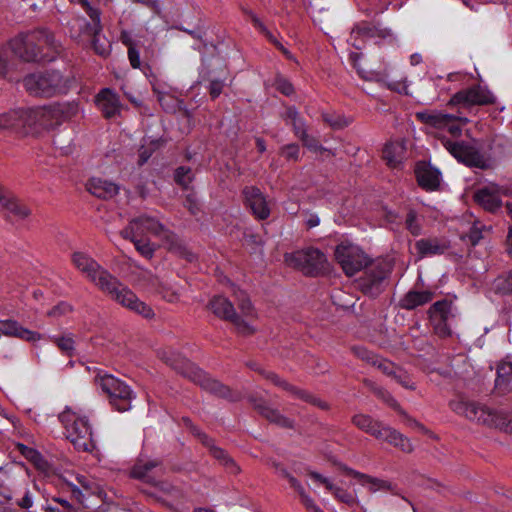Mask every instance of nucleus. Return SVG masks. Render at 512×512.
Instances as JSON below:
<instances>
[{
	"mask_svg": "<svg viewBox=\"0 0 512 512\" xmlns=\"http://www.w3.org/2000/svg\"><path fill=\"white\" fill-rule=\"evenodd\" d=\"M387 34L386 29H382L376 24L361 22L352 29L348 42L356 49H361L364 38L384 37Z\"/></svg>",
	"mask_w": 512,
	"mask_h": 512,
	"instance_id": "obj_26",
	"label": "nucleus"
},
{
	"mask_svg": "<svg viewBox=\"0 0 512 512\" xmlns=\"http://www.w3.org/2000/svg\"><path fill=\"white\" fill-rule=\"evenodd\" d=\"M164 246L168 251L186 259L189 262L195 260V255L187 248L184 242L174 233L164 232Z\"/></svg>",
	"mask_w": 512,
	"mask_h": 512,
	"instance_id": "obj_36",
	"label": "nucleus"
},
{
	"mask_svg": "<svg viewBox=\"0 0 512 512\" xmlns=\"http://www.w3.org/2000/svg\"><path fill=\"white\" fill-rule=\"evenodd\" d=\"M224 82L221 80H213L209 85V93L212 99H216L222 93Z\"/></svg>",
	"mask_w": 512,
	"mask_h": 512,
	"instance_id": "obj_62",
	"label": "nucleus"
},
{
	"mask_svg": "<svg viewBox=\"0 0 512 512\" xmlns=\"http://www.w3.org/2000/svg\"><path fill=\"white\" fill-rule=\"evenodd\" d=\"M377 398L387 404L389 407L397 411L400 415H406L405 411L401 408L397 400L387 391L384 387L380 388L374 394Z\"/></svg>",
	"mask_w": 512,
	"mask_h": 512,
	"instance_id": "obj_44",
	"label": "nucleus"
},
{
	"mask_svg": "<svg viewBox=\"0 0 512 512\" xmlns=\"http://www.w3.org/2000/svg\"><path fill=\"white\" fill-rule=\"evenodd\" d=\"M429 318L434 325L437 333L441 335H449L450 330L447 326V322L451 317H454L452 313V302L446 299L435 302L428 310Z\"/></svg>",
	"mask_w": 512,
	"mask_h": 512,
	"instance_id": "obj_22",
	"label": "nucleus"
},
{
	"mask_svg": "<svg viewBox=\"0 0 512 512\" xmlns=\"http://www.w3.org/2000/svg\"><path fill=\"white\" fill-rule=\"evenodd\" d=\"M373 365L376 366L383 374L393 377L396 370L399 368L394 363L385 359H376L373 361Z\"/></svg>",
	"mask_w": 512,
	"mask_h": 512,
	"instance_id": "obj_52",
	"label": "nucleus"
},
{
	"mask_svg": "<svg viewBox=\"0 0 512 512\" xmlns=\"http://www.w3.org/2000/svg\"><path fill=\"white\" fill-rule=\"evenodd\" d=\"M51 340L67 356H72L75 351V343L71 336L52 337Z\"/></svg>",
	"mask_w": 512,
	"mask_h": 512,
	"instance_id": "obj_45",
	"label": "nucleus"
},
{
	"mask_svg": "<svg viewBox=\"0 0 512 512\" xmlns=\"http://www.w3.org/2000/svg\"><path fill=\"white\" fill-rule=\"evenodd\" d=\"M19 450L27 459L34 463H38L41 460V455L33 448L20 444Z\"/></svg>",
	"mask_w": 512,
	"mask_h": 512,
	"instance_id": "obj_59",
	"label": "nucleus"
},
{
	"mask_svg": "<svg viewBox=\"0 0 512 512\" xmlns=\"http://www.w3.org/2000/svg\"><path fill=\"white\" fill-rule=\"evenodd\" d=\"M491 227L486 226L481 221L475 220L467 233L461 235L462 241L472 246H476L481 239L489 233Z\"/></svg>",
	"mask_w": 512,
	"mask_h": 512,
	"instance_id": "obj_39",
	"label": "nucleus"
},
{
	"mask_svg": "<svg viewBox=\"0 0 512 512\" xmlns=\"http://www.w3.org/2000/svg\"><path fill=\"white\" fill-rule=\"evenodd\" d=\"M0 131L10 134L27 135L26 109H11L0 114Z\"/></svg>",
	"mask_w": 512,
	"mask_h": 512,
	"instance_id": "obj_21",
	"label": "nucleus"
},
{
	"mask_svg": "<svg viewBox=\"0 0 512 512\" xmlns=\"http://www.w3.org/2000/svg\"><path fill=\"white\" fill-rule=\"evenodd\" d=\"M495 290L502 294L512 293V275L499 276L494 281Z\"/></svg>",
	"mask_w": 512,
	"mask_h": 512,
	"instance_id": "obj_49",
	"label": "nucleus"
},
{
	"mask_svg": "<svg viewBox=\"0 0 512 512\" xmlns=\"http://www.w3.org/2000/svg\"><path fill=\"white\" fill-rule=\"evenodd\" d=\"M72 311V306L64 301L59 302L57 305L52 307L48 312L47 315L49 317L58 318L61 316H64Z\"/></svg>",
	"mask_w": 512,
	"mask_h": 512,
	"instance_id": "obj_53",
	"label": "nucleus"
},
{
	"mask_svg": "<svg viewBox=\"0 0 512 512\" xmlns=\"http://www.w3.org/2000/svg\"><path fill=\"white\" fill-rule=\"evenodd\" d=\"M137 222L135 218L131 219L128 225L120 232V235L124 239L130 240L132 243L140 236Z\"/></svg>",
	"mask_w": 512,
	"mask_h": 512,
	"instance_id": "obj_51",
	"label": "nucleus"
},
{
	"mask_svg": "<svg viewBox=\"0 0 512 512\" xmlns=\"http://www.w3.org/2000/svg\"><path fill=\"white\" fill-rule=\"evenodd\" d=\"M351 421L358 429L370 434L376 439L387 441L404 452H411L413 450L409 439L394 428L373 419L370 415L362 413L355 414Z\"/></svg>",
	"mask_w": 512,
	"mask_h": 512,
	"instance_id": "obj_8",
	"label": "nucleus"
},
{
	"mask_svg": "<svg viewBox=\"0 0 512 512\" xmlns=\"http://www.w3.org/2000/svg\"><path fill=\"white\" fill-rule=\"evenodd\" d=\"M276 89L286 96H290L294 93L293 85L285 78H277L275 81Z\"/></svg>",
	"mask_w": 512,
	"mask_h": 512,
	"instance_id": "obj_56",
	"label": "nucleus"
},
{
	"mask_svg": "<svg viewBox=\"0 0 512 512\" xmlns=\"http://www.w3.org/2000/svg\"><path fill=\"white\" fill-rule=\"evenodd\" d=\"M193 173L189 167H178L175 171L174 179L175 182L187 189L190 183L193 181Z\"/></svg>",
	"mask_w": 512,
	"mask_h": 512,
	"instance_id": "obj_46",
	"label": "nucleus"
},
{
	"mask_svg": "<svg viewBox=\"0 0 512 512\" xmlns=\"http://www.w3.org/2000/svg\"><path fill=\"white\" fill-rule=\"evenodd\" d=\"M0 211L9 221L24 220L31 214L30 208L25 203L8 193L0 199Z\"/></svg>",
	"mask_w": 512,
	"mask_h": 512,
	"instance_id": "obj_24",
	"label": "nucleus"
},
{
	"mask_svg": "<svg viewBox=\"0 0 512 512\" xmlns=\"http://www.w3.org/2000/svg\"><path fill=\"white\" fill-rule=\"evenodd\" d=\"M291 125L293 126L294 133L297 137L301 138L307 133L305 123L301 118L292 122Z\"/></svg>",
	"mask_w": 512,
	"mask_h": 512,
	"instance_id": "obj_64",
	"label": "nucleus"
},
{
	"mask_svg": "<svg viewBox=\"0 0 512 512\" xmlns=\"http://www.w3.org/2000/svg\"><path fill=\"white\" fill-rule=\"evenodd\" d=\"M263 374L266 379L270 380L274 385L287 391L292 396L299 398V399H301L313 406H316L322 410L329 409V404L327 402L323 401L322 399L316 397L315 395L309 393L306 390L300 389V388L288 383L286 380L281 379L274 372H265Z\"/></svg>",
	"mask_w": 512,
	"mask_h": 512,
	"instance_id": "obj_20",
	"label": "nucleus"
},
{
	"mask_svg": "<svg viewBox=\"0 0 512 512\" xmlns=\"http://www.w3.org/2000/svg\"><path fill=\"white\" fill-rule=\"evenodd\" d=\"M404 146L400 143H388L383 149V158L391 168H398L404 158Z\"/></svg>",
	"mask_w": 512,
	"mask_h": 512,
	"instance_id": "obj_38",
	"label": "nucleus"
},
{
	"mask_svg": "<svg viewBox=\"0 0 512 512\" xmlns=\"http://www.w3.org/2000/svg\"><path fill=\"white\" fill-rule=\"evenodd\" d=\"M34 495L28 489L20 469L14 466L0 468V511L16 512V507L30 509Z\"/></svg>",
	"mask_w": 512,
	"mask_h": 512,
	"instance_id": "obj_3",
	"label": "nucleus"
},
{
	"mask_svg": "<svg viewBox=\"0 0 512 512\" xmlns=\"http://www.w3.org/2000/svg\"><path fill=\"white\" fill-rule=\"evenodd\" d=\"M128 59L133 68H135V69L140 68V66H141L140 53L136 49V47H130V49H128Z\"/></svg>",
	"mask_w": 512,
	"mask_h": 512,
	"instance_id": "obj_63",
	"label": "nucleus"
},
{
	"mask_svg": "<svg viewBox=\"0 0 512 512\" xmlns=\"http://www.w3.org/2000/svg\"><path fill=\"white\" fill-rule=\"evenodd\" d=\"M197 437L205 445L212 455L225 469L232 474L239 472V467L225 450L214 445V441L204 432H197Z\"/></svg>",
	"mask_w": 512,
	"mask_h": 512,
	"instance_id": "obj_28",
	"label": "nucleus"
},
{
	"mask_svg": "<svg viewBox=\"0 0 512 512\" xmlns=\"http://www.w3.org/2000/svg\"><path fill=\"white\" fill-rule=\"evenodd\" d=\"M449 248V243L441 238H422L415 242V249L421 258L441 255Z\"/></svg>",
	"mask_w": 512,
	"mask_h": 512,
	"instance_id": "obj_32",
	"label": "nucleus"
},
{
	"mask_svg": "<svg viewBox=\"0 0 512 512\" xmlns=\"http://www.w3.org/2000/svg\"><path fill=\"white\" fill-rule=\"evenodd\" d=\"M165 472L162 460L158 458H138L130 469L131 478L140 480L150 485L156 484L158 478Z\"/></svg>",
	"mask_w": 512,
	"mask_h": 512,
	"instance_id": "obj_19",
	"label": "nucleus"
},
{
	"mask_svg": "<svg viewBox=\"0 0 512 512\" xmlns=\"http://www.w3.org/2000/svg\"><path fill=\"white\" fill-rule=\"evenodd\" d=\"M153 486L158 487L160 489V491H162L163 493H165L175 499L182 497V492L178 488H176L175 486L171 485L168 482H163V481L158 480L156 482V484H154Z\"/></svg>",
	"mask_w": 512,
	"mask_h": 512,
	"instance_id": "obj_54",
	"label": "nucleus"
},
{
	"mask_svg": "<svg viewBox=\"0 0 512 512\" xmlns=\"http://www.w3.org/2000/svg\"><path fill=\"white\" fill-rule=\"evenodd\" d=\"M300 140L303 142V145L311 151H326V148L322 147L314 137L309 136L307 133L303 137H301Z\"/></svg>",
	"mask_w": 512,
	"mask_h": 512,
	"instance_id": "obj_57",
	"label": "nucleus"
},
{
	"mask_svg": "<svg viewBox=\"0 0 512 512\" xmlns=\"http://www.w3.org/2000/svg\"><path fill=\"white\" fill-rule=\"evenodd\" d=\"M160 358L179 374L199 384L204 390L222 398L235 400L229 387L216 379L210 378L203 370L195 366L185 357L174 351L159 352Z\"/></svg>",
	"mask_w": 512,
	"mask_h": 512,
	"instance_id": "obj_5",
	"label": "nucleus"
},
{
	"mask_svg": "<svg viewBox=\"0 0 512 512\" xmlns=\"http://www.w3.org/2000/svg\"><path fill=\"white\" fill-rule=\"evenodd\" d=\"M234 295L236 297V300L238 301V307L241 310L242 314L248 317H254V308L247 294L244 291L237 289L234 290Z\"/></svg>",
	"mask_w": 512,
	"mask_h": 512,
	"instance_id": "obj_43",
	"label": "nucleus"
},
{
	"mask_svg": "<svg viewBox=\"0 0 512 512\" xmlns=\"http://www.w3.org/2000/svg\"><path fill=\"white\" fill-rule=\"evenodd\" d=\"M14 55L26 62L52 61L60 52V44L46 28L19 33L8 42Z\"/></svg>",
	"mask_w": 512,
	"mask_h": 512,
	"instance_id": "obj_2",
	"label": "nucleus"
},
{
	"mask_svg": "<svg viewBox=\"0 0 512 512\" xmlns=\"http://www.w3.org/2000/svg\"><path fill=\"white\" fill-rule=\"evenodd\" d=\"M15 337L28 342H36L41 339V334L21 326L12 319L0 320V337Z\"/></svg>",
	"mask_w": 512,
	"mask_h": 512,
	"instance_id": "obj_27",
	"label": "nucleus"
},
{
	"mask_svg": "<svg viewBox=\"0 0 512 512\" xmlns=\"http://www.w3.org/2000/svg\"><path fill=\"white\" fill-rule=\"evenodd\" d=\"M392 378L405 389H416L415 383L412 381L410 375L400 367L396 370Z\"/></svg>",
	"mask_w": 512,
	"mask_h": 512,
	"instance_id": "obj_50",
	"label": "nucleus"
},
{
	"mask_svg": "<svg viewBox=\"0 0 512 512\" xmlns=\"http://www.w3.org/2000/svg\"><path fill=\"white\" fill-rule=\"evenodd\" d=\"M72 262L90 282L111 300L145 318L154 316L150 306L140 301L131 289L121 283L117 277L112 275L88 254L74 252L72 254Z\"/></svg>",
	"mask_w": 512,
	"mask_h": 512,
	"instance_id": "obj_1",
	"label": "nucleus"
},
{
	"mask_svg": "<svg viewBox=\"0 0 512 512\" xmlns=\"http://www.w3.org/2000/svg\"><path fill=\"white\" fill-rule=\"evenodd\" d=\"M92 47L95 53L101 57H107L111 52L110 42L101 34V32L93 33Z\"/></svg>",
	"mask_w": 512,
	"mask_h": 512,
	"instance_id": "obj_42",
	"label": "nucleus"
},
{
	"mask_svg": "<svg viewBox=\"0 0 512 512\" xmlns=\"http://www.w3.org/2000/svg\"><path fill=\"white\" fill-rule=\"evenodd\" d=\"M73 82V78L56 70L31 73L23 79V85L30 95L45 98L66 94Z\"/></svg>",
	"mask_w": 512,
	"mask_h": 512,
	"instance_id": "obj_7",
	"label": "nucleus"
},
{
	"mask_svg": "<svg viewBox=\"0 0 512 512\" xmlns=\"http://www.w3.org/2000/svg\"><path fill=\"white\" fill-rule=\"evenodd\" d=\"M407 230L414 236L421 234L422 227L417 219V213L414 210H410L407 213L405 220Z\"/></svg>",
	"mask_w": 512,
	"mask_h": 512,
	"instance_id": "obj_48",
	"label": "nucleus"
},
{
	"mask_svg": "<svg viewBox=\"0 0 512 512\" xmlns=\"http://www.w3.org/2000/svg\"><path fill=\"white\" fill-rule=\"evenodd\" d=\"M95 382L107 394L109 403L114 409L119 412L130 410L134 393L126 383L113 375L101 373L96 375Z\"/></svg>",
	"mask_w": 512,
	"mask_h": 512,
	"instance_id": "obj_11",
	"label": "nucleus"
},
{
	"mask_svg": "<svg viewBox=\"0 0 512 512\" xmlns=\"http://www.w3.org/2000/svg\"><path fill=\"white\" fill-rule=\"evenodd\" d=\"M357 280V287L365 295L377 297L384 290V282L391 273V265L383 260L371 261Z\"/></svg>",
	"mask_w": 512,
	"mask_h": 512,
	"instance_id": "obj_12",
	"label": "nucleus"
},
{
	"mask_svg": "<svg viewBox=\"0 0 512 512\" xmlns=\"http://www.w3.org/2000/svg\"><path fill=\"white\" fill-rule=\"evenodd\" d=\"M208 307L218 318L231 322L238 333L250 335L254 332V329L236 313L233 304L227 298L214 296Z\"/></svg>",
	"mask_w": 512,
	"mask_h": 512,
	"instance_id": "obj_16",
	"label": "nucleus"
},
{
	"mask_svg": "<svg viewBox=\"0 0 512 512\" xmlns=\"http://www.w3.org/2000/svg\"><path fill=\"white\" fill-rule=\"evenodd\" d=\"M329 491L332 492L333 495L343 503L351 504L354 502L353 495L340 487L334 485V489Z\"/></svg>",
	"mask_w": 512,
	"mask_h": 512,
	"instance_id": "obj_58",
	"label": "nucleus"
},
{
	"mask_svg": "<svg viewBox=\"0 0 512 512\" xmlns=\"http://www.w3.org/2000/svg\"><path fill=\"white\" fill-rule=\"evenodd\" d=\"M496 102L494 94L486 87L481 85H473L466 89H462L455 93L449 100L450 106H484L491 105Z\"/></svg>",
	"mask_w": 512,
	"mask_h": 512,
	"instance_id": "obj_17",
	"label": "nucleus"
},
{
	"mask_svg": "<svg viewBox=\"0 0 512 512\" xmlns=\"http://www.w3.org/2000/svg\"><path fill=\"white\" fill-rule=\"evenodd\" d=\"M87 190L94 196L102 199H110L119 193V186L106 179L93 177L86 183Z\"/></svg>",
	"mask_w": 512,
	"mask_h": 512,
	"instance_id": "obj_31",
	"label": "nucleus"
},
{
	"mask_svg": "<svg viewBox=\"0 0 512 512\" xmlns=\"http://www.w3.org/2000/svg\"><path fill=\"white\" fill-rule=\"evenodd\" d=\"M438 139L459 163L469 168L488 170L495 166V159L491 153L483 148L479 140L473 139L472 142L453 141L444 135L439 136Z\"/></svg>",
	"mask_w": 512,
	"mask_h": 512,
	"instance_id": "obj_6",
	"label": "nucleus"
},
{
	"mask_svg": "<svg viewBox=\"0 0 512 512\" xmlns=\"http://www.w3.org/2000/svg\"><path fill=\"white\" fill-rule=\"evenodd\" d=\"M345 471L348 475L356 478L361 485L367 487L370 491L375 492L388 488L387 482L383 480L370 477L351 468H345Z\"/></svg>",
	"mask_w": 512,
	"mask_h": 512,
	"instance_id": "obj_40",
	"label": "nucleus"
},
{
	"mask_svg": "<svg viewBox=\"0 0 512 512\" xmlns=\"http://www.w3.org/2000/svg\"><path fill=\"white\" fill-rule=\"evenodd\" d=\"M300 148L297 144H288L282 147L281 154L287 160L297 161L299 159Z\"/></svg>",
	"mask_w": 512,
	"mask_h": 512,
	"instance_id": "obj_55",
	"label": "nucleus"
},
{
	"mask_svg": "<svg viewBox=\"0 0 512 512\" xmlns=\"http://www.w3.org/2000/svg\"><path fill=\"white\" fill-rule=\"evenodd\" d=\"M475 201L489 212H495L501 207V199L496 186L491 185L479 189L474 195Z\"/></svg>",
	"mask_w": 512,
	"mask_h": 512,
	"instance_id": "obj_33",
	"label": "nucleus"
},
{
	"mask_svg": "<svg viewBox=\"0 0 512 512\" xmlns=\"http://www.w3.org/2000/svg\"><path fill=\"white\" fill-rule=\"evenodd\" d=\"M491 424L488 427L500 429L506 433H512V417L508 412L491 409Z\"/></svg>",
	"mask_w": 512,
	"mask_h": 512,
	"instance_id": "obj_41",
	"label": "nucleus"
},
{
	"mask_svg": "<svg viewBox=\"0 0 512 512\" xmlns=\"http://www.w3.org/2000/svg\"><path fill=\"white\" fill-rule=\"evenodd\" d=\"M495 390L501 395L512 392V362L504 361L498 365Z\"/></svg>",
	"mask_w": 512,
	"mask_h": 512,
	"instance_id": "obj_35",
	"label": "nucleus"
},
{
	"mask_svg": "<svg viewBox=\"0 0 512 512\" xmlns=\"http://www.w3.org/2000/svg\"><path fill=\"white\" fill-rule=\"evenodd\" d=\"M335 259L347 276H353L371 262L362 249L351 243L337 245Z\"/></svg>",
	"mask_w": 512,
	"mask_h": 512,
	"instance_id": "obj_14",
	"label": "nucleus"
},
{
	"mask_svg": "<svg viewBox=\"0 0 512 512\" xmlns=\"http://www.w3.org/2000/svg\"><path fill=\"white\" fill-rule=\"evenodd\" d=\"M353 351L358 358L365 360L372 364H373V361L378 359L371 352H369L367 349H365L363 347H354Z\"/></svg>",
	"mask_w": 512,
	"mask_h": 512,
	"instance_id": "obj_60",
	"label": "nucleus"
},
{
	"mask_svg": "<svg viewBox=\"0 0 512 512\" xmlns=\"http://www.w3.org/2000/svg\"><path fill=\"white\" fill-rule=\"evenodd\" d=\"M287 265L299 269L305 275L318 276L328 270L325 254L317 248L309 247L284 256Z\"/></svg>",
	"mask_w": 512,
	"mask_h": 512,
	"instance_id": "obj_10",
	"label": "nucleus"
},
{
	"mask_svg": "<svg viewBox=\"0 0 512 512\" xmlns=\"http://www.w3.org/2000/svg\"><path fill=\"white\" fill-rule=\"evenodd\" d=\"M301 498V502L305 506V508L308 510V512H317V510L320 508L315 504L313 499L306 493V491H303L299 494Z\"/></svg>",
	"mask_w": 512,
	"mask_h": 512,
	"instance_id": "obj_61",
	"label": "nucleus"
},
{
	"mask_svg": "<svg viewBox=\"0 0 512 512\" xmlns=\"http://www.w3.org/2000/svg\"><path fill=\"white\" fill-rule=\"evenodd\" d=\"M133 244L136 250L146 259L153 257L156 248L149 240L138 238Z\"/></svg>",
	"mask_w": 512,
	"mask_h": 512,
	"instance_id": "obj_47",
	"label": "nucleus"
},
{
	"mask_svg": "<svg viewBox=\"0 0 512 512\" xmlns=\"http://www.w3.org/2000/svg\"><path fill=\"white\" fill-rule=\"evenodd\" d=\"M415 117L418 121L437 130H447L451 136L460 137L462 128L469 120L453 114L438 110H424L417 112Z\"/></svg>",
	"mask_w": 512,
	"mask_h": 512,
	"instance_id": "obj_13",
	"label": "nucleus"
},
{
	"mask_svg": "<svg viewBox=\"0 0 512 512\" xmlns=\"http://www.w3.org/2000/svg\"><path fill=\"white\" fill-rule=\"evenodd\" d=\"M450 409L469 421L487 426L491 424V409L475 401L455 399L449 402Z\"/></svg>",
	"mask_w": 512,
	"mask_h": 512,
	"instance_id": "obj_18",
	"label": "nucleus"
},
{
	"mask_svg": "<svg viewBox=\"0 0 512 512\" xmlns=\"http://www.w3.org/2000/svg\"><path fill=\"white\" fill-rule=\"evenodd\" d=\"M249 401L253 405L254 409L269 422L282 428L291 429L294 427V422L291 419L281 414L279 410L270 407L265 400L250 396Z\"/></svg>",
	"mask_w": 512,
	"mask_h": 512,
	"instance_id": "obj_25",
	"label": "nucleus"
},
{
	"mask_svg": "<svg viewBox=\"0 0 512 512\" xmlns=\"http://www.w3.org/2000/svg\"><path fill=\"white\" fill-rule=\"evenodd\" d=\"M434 292L431 290H410L399 301V306L405 310H414L431 302Z\"/></svg>",
	"mask_w": 512,
	"mask_h": 512,
	"instance_id": "obj_34",
	"label": "nucleus"
},
{
	"mask_svg": "<svg viewBox=\"0 0 512 512\" xmlns=\"http://www.w3.org/2000/svg\"><path fill=\"white\" fill-rule=\"evenodd\" d=\"M59 418L64 424L67 439L76 450L91 452L95 449L92 427L86 417H80L73 412L65 411Z\"/></svg>",
	"mask_w": 512,
	"mask_h": 512,
	"instance_id": "obj_9",
	"label": "nucleus"
},
{
	"mask_svg": "<svg viewBox=\"0 0 512 512\" xmlns=\"http://www.w3.org/2000/svg\"><path fill=\"white\" fill-rule=\"evenodd\" d=\"M96 104L105 118H112L120 112L119 96L109 88H104L97 94Z\"/></svg>",
	"mask_w": 512,
	"mask_h": 512,
	"instance_id": "obj_30",
	"label": "nucleus"
},
{
	"mask_svg": "<svg viewBox=\"0 0 512 512\" xmlns=\"http://www.w3.org/2000/svg\"><path fill=\"white\" fill-rule=\"evenodd\" d=\"M78 110V104L75 102H55L26 109L28 134H38L44 130L54 129L76 116Z\"/></svg>",
	"mask_w": 512,
	"mask_h": 512,
	"instance_id": "obj_4",
	"label": "nucleus"
},
{
	"mask_svg": "<svg viewBox=\"0 0 512 512\" xmlns=\"http://www.w3.org/2000/svg\"><path fill=\"white\" fill-rule=\"evenodd\" d=\"M416 177L420 187L427 191L436 190L441 181V173L440 171L427 164L425 162H421L416 166Z\"/></svg>",
	"mask_w": 512,
	"mask_h": 512,
	"instance_id": "obj_29",
	"label": "nucleus"
},
{
	"mask_svg": "<svg viewBox=\"0 0 512 512\" xmlns=\"http://www.w3.org/2000/svg\"><path fill=\"white\" fill-rule=\"evenodd\" d=\"M81 6L90 17L91 23L81 16H74L68 21L69 34L75 40H80L83 36L89 37L93 33L102 32L101 12L99 9L92 7L88 1L87 4H81Z\"/></svg>",
	"mask_w": 512,
	"mask_h": 512,
	"instance_id": "obj_15",
	"label": "nucleus"
},
{
	"mask_svg": "<svg viewBox=\"0 0 512 512\" xmlns=\"http://www.w3.org/2000/svg\"><path fill=\"white\" fill-rule=\"evenodd\" d=\"M242 194L244 196L246 206L250 208L256 218L264 220L269 217L270 209L259 188L255 186H246L243 189Z\"/></svg>",
	"mask_w": 512,
	"mask_h": 512,
	"instance_id": "obj_23",
	"label": "nucleus"
},
{
	"mask_svg": "<svg viewBox=\"0 0 512 512\" xmlns=\"http://www.w3.org/2000/svg\"><path fill=\"white\" fill-rule=\"evenodd\" d=\"M137 222V226L139 227L140 236L150 233L156 236L164 233V226L154 217L148 216L146 214L135 217Z\"/></svg>",
	"mask_w": 512,
	"mask_h": 512,
	"instance_id": "obj_37",
	"label": "nucleus"
}]
</instances>
